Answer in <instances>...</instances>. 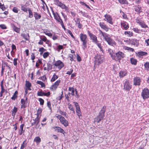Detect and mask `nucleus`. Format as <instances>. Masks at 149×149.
Returning a JSON list of instances; mask_svg holds the SVG:
<instances>
[{
	"instance_id": "nucleus-1",
	"label": "nucleus",
	"mask_w": 149,
	"mask_h": 149,
	"mask_svg": "<svg viewBox=\"0 0 149 149\" xmlns=\"http://www.w3.org/2000/svg\"><path fill=\"white\" fill-rule=\"evenodd\" d=\"M79 37L81 41L82 42V47L84 50L87 47V44L88 41L87 36L81 33L79 34Z\"/></svg>"
},
{
	"instance_id": "nucleus-2",
	"label": "nucleus",
	"mask_w": 149,
	"mask_h": 149,
	"mask_svg": "<svg viewBox=\"0 0 149 149\" xmlns=\"http://www.w3.org/2000/svg\"><path fill=\"white\" fill-rule=\"evenodd\" d=\"M113 56L112 59L116 61H120L122 58L125 56V54L119 51L114 54V56Z\"/></svg>"
},
{
	"instance_id": "nucleus-3",
	"label": "nucleus",
	"mask_w": 149,
	"mask_h": 149,
	"mask_svg": "<svg viewBox=\"0 0 149 149\" xmlns=\"http://www.w3.org/2000/svg\"><path fill=\"white\" fill-rule=\"evenodd\" d=\"M123 89L127 91H129L131 89L132 85L129 82V81L126 80L123 81Z\"/></svg>"
},
{
	"instance_id": "nucleus-4",
	"label": "nucleus",
	"mask_w": 149,
	"mask_h": 149,
	"mask_svg": "<svg viewBox=\"0 0 149 149\" xmlns=\"http://www.w3.org/2000/svg\"><path fill=\"white\" fill-rule=\"evenodd\" d=\"M94 64L95 66L99 65L103 61L101 56L100 55H97L95 56V58Z\"/></svg>"
},
{
	"instance_id": "nucleus-5",
	"label": "nucleus",
	"mask_w": 149,
	"mask_h": 149,
	"mask_svg": "<svg viewBox=\"0 0 149 149\" xmlns=\"http://www.w3.org/2000/svg\"><path fill=\"white\" fill-rule=\"evenodd\" d=\"M104 39L109 45L113 46L116 45L115 41L111 38L109 34L104 38Z\"/></svg>"
},
{
	"instance_id": "nucleus-6",
	"label": "nucleus",
	"mask_w": 149,
	"mask_h": 149,
	"mask_svg": "<svg viewBox=\"0 0 149 149\" xmlns=\"http://www.w3.org/2000/svg\"><path fill=\"white\" fill-rule=\"evenodd\" d=\"M141 95L143 99L145 100L149 97V90L148 88H144L141 93Z\"/></svg>"
},
{
	"instance_id": "nucleus-7",
	"label": "nucleus",
	"mask_w": 149,
	"mask_h": 149,
	"mask_svg": "<svg viewBox=\"0 0 149 149\" xmlns=\"http://www.w3.org/2000/svg\"><path fill=\"white\" fill-rule=\"evenodd\" d=\"M136 22L143 28H148V26L146 25L144 22L140 18H137L135 19Z\"/></svg>"
},
{
	"instance_id": "nucleus-8",
	"label": "nucleus",
	"mask_w": 149,
	"mask_h": 149,
	"mask_svg": "<svg viewBox=\"0 0 149 149\" xmlns=\"http://www.w3.org/2000/svg\"><path fill=\"white\" fill-rule=\"evenodd\" d=\"M87 32L88 36L90 37L91 39L92 40L93 42L94 43L97 40V38L95 35L91 33L89 30Z\"/></svg>"
},
{
	"instance_id": "nucleus-9",
	"label": "nucleus",
	"mask_w": 149,
	"mask_h": 149,
	"mask_svg": "<svg viewBox=\"0 0 149 149\" xmlns=\"http://www.w3.org/2000/svg\"><path fill=\"white\" fill-rule=\"evenodd\" d=\"M104 17L106 19L104 20L107 21L109 23L111 24H113V22H112V17L109 15L106 14L104 15Z\"/></svg>"
},
{
	"instance_id": "nucleus-10",
	"label": "nucleus",
	"mask_w": 149,
	"mask_h": 149,
	"mask_svg": "<svg viewBox=\"0 0 149 149\" xmlns=\"http://www.w3.org/2000/svg\"><path fill=\"white\" fill-rule=\"evenodd\" d=\"M27 98L26 97L25 100L23 99H21V102L22 104L21 105V108H24L26 107L27 102Z\"/></svg>"
},
{
	"instance_id": "nucleus-11",
	"label": "nucleus",
	"mask_w": 149,
	"mask_h": 149,
	"mask_svg": "<svg viewBox=\"0 0 149 149\" xmlns=\"http://www.w3.org/2000/svg\"><path fill=\"white\" fill-rule=\"evenodd\" d=\"M54 65L55 66L58 67V68L60 69H61L64 66L63 63L60 60L56 61L55 62Z\"/></svg>"
},
{
	"instance_id": "nucleus-12",
	"label": "nucleus",
	"mask_w": 149,
	"mask_h": 149,
	"mask_svg": "<svg viewBox=\"0 0 149 149\" xmlns=\"http://www.w3.org/2000/svg\"><path fill=\"white\" fill-rule=\"evenodd\" d=\"M106 108V106H104L99 113L98 115L99 116H101V117L102 118H104V113L105 112Z\"/></svg>"
},
{
	"instance_id": "nucleus-13",
	"label": "nucleus",
	"mask_w": 149,
	"mask_h": 149,
	"mask_svg": "<svg viewBox=\"0 0 149 149\" xmlns=\"http://www.w3.org/2000/svg\"><path fill=\"white\" fill-rule=\"evenodd\" d=\"M120 24L121 27L125 30H127L129 28L128 24L126 22L124 21H121Z\"/></svg>"
},
{
	"instance_id": "nucleus-14",
	"label": "nucleus",
	"mask_w": 149,
	"mask_h": 149,
	"mask_svg": "<svg viewBox=\"0 0 149 149\" xmlns=\"http://www.w3.org/2000/svg\"><path fill=\"white\" fill-rule=\"evenodd\" d=\"M134 85L135 86H139L141 81L140 78L138 77H136L134 79Z\"/></svg>"
},
{
	"instance_id": "nucleus-15",
	"label": "nucleus",
	"mask_w": 149,
	"mask_h": 149,
	"mask_svg": "<svg viewBox=\"0 0 149 149\" xmlns=\"http://www.w3.org/2000/svg\"><path fill=\"white\" fill-rule=\"evenodd\" d=\"M99 25L102 29H103L107 32L108 31L109 29L104 22H100L99 23Z\"/></svg>"
},
{
	"instance_id": "nucleus-16",
	"label": "nucleus",
	"mask_w": 149,
	"mask_h": 149,
	"mask_svg": "<svg viewBox=\"0 0 149 149\" xmlns=\"http://www.w3.org/2000/svg\"><path fill=\"white\" fill-rule=\"evenodd\" d=\"M60 121L61 123L63 124L65 127H67L68 125V121L63 117L60 120Z\"/></svg>"
},
{
	"instance_id": "nucleus-17",
	"label": "nucleus",
	"mask_w": 149,
	"mask_h": 149,
	"mask_svg": "<svg viewBox=\"0 0 149 149\" xmlns=\"http://www.w3.org/2000/svg\"><path fill=\"white\" fill-rule=\"evenodd\" d=\"M55 130L58 132H59L64 134L65 133V132L62 129L61 127L58 126H55L53 127Z\"/></svg>"
},
{
	"instance_id": "nucleus-18",
	"label": "nucleus",
	"mask_w": 149,
	"mask_h": 149,
	"mask_svg": "<svg viewBox=\"0 0 149 149\" xmlns=\"http://www.w3.org/2000/svg\"><path fill=\"white\" fill-rule=\"evenodd\" d=\"M54 1L55 4L57 5L58 6H59L61 8H63V6L64 4L62 3L59 0H54Z\"/></svg>"
},
{
	"instance_id": "nucleus-19",
	"label": "nucleus",
	"mask_w": 149,
	"mask_h": 149,
	"mask_svg": "<svg viewBox=\"0 0 149 149\" xmlns=\"http://www.w3.org/2000/svg\"><path fill=\"white\" fill-rule=\"evenodd\" d=\"M54 18L58 22L60 23L63 22L62 19L61 18L60 16L58 14H56L55 15H54Z\"/></svg>"
},
{
	"instance_id": "nucleus-20",
	"label": "nucleus",
	"mask_w": 149,
	"mask_h": 149,
	"mask_svg": "<svg viewBox=\"0 0 149 149\" xmlns=\"http://www.w3.org/2000/svg\"><path fill=\"white\" fill-rule=\"evenodd\" d=\"M34 122L32 123V125H37L40 122V118L38 116H37L36 118L34 119H33Z\"/></svg>"
},
{
	"instance_id": "nucleus-21",
	"label": "nucleus",
	"mask_w": 149,
	"mask_h": 149,
	"mask_svg": "<svg viewBox=\"0 0 149 149\" xmlns=\"http://www.w3.org/2000/svg\"><path fill=\"white\" fill-rule=\"evenodd\" d=\"M34 17L36 20H38L40 19L41 15L40 14H39L37 12H34Z\"/></svg>"
},
{
	"instance_id": "nucleus-22",
	"label": "nucleus",
	"mask_w": 149,
	"mask_h": 149,
	"mask_svg": "<svg viewBox=\"0 0 149 149\" xmlns=\"http://www.w3.org/2000/svg\"><path fill=\"white\" fill-rule=\"evenodd\" d=\"M60 81H61L60 80H57L56 82H55L54 84L52 86V88H54L55 89H56L57 87L59 85Z\"/></svg>"
},
{
	"instance_id": "nucleus-23",
	"label": "nucleus",
	"mask_w": 149,
	"mask_h": 149,
	"mask_svg": "<svg viewBox=\"0 0 149 149\" xmlns=\"http://www.w3.org/2000/svg\"><path fill=\"white\" fill-rule=\"evenodd\" d=\"M94 43L97 45L98 47L100 49V50L102 52H103V50L102 49V46L101 43H100V42L98 40H97Z\"/></svg>"
},
{
	"instance_id": "nucleus-24",
	"label": "nucleus",
	"mask_w": 149,
	"mask_h": 149,
	"mask_svg": "<svg viewBox=\"0 0 149 149\" xmlns=\"http://www.w3.org/2000/svg\"><path fill=\"white\" fill-rule=\"evenodd\" d=\"M103 119V118H101V116H99L98 115L97 117L95 118L94 119V122H96L97 123H99L101 120Z\"/></svg>"
},
{
	"instance_id": "nucleus-25",
	"label": "nucleus",
	"mask_w": 149,
	"mask_h": 149,
	"mask_svg": "<svg viewBox=\"0 0 149 149\" xmlns=\"http://www.w3.org/2000/svg\"><path fill=\"white\" fill-rule=\"evenodd\" d=\"M132 30L134 31L136 33H140L141 32H145V30H140L138 29L137 28H133L132 29Z\"/></svg>"
},
{
	"instance_id": "nucleus-26",
	"label": "nucleus",
	"mask_w": 149,
	"mask_h": 149,
	"mask_svg": "<svg viewBox=\"0 0 149 149\" xmlns=\"http://www.w3.org/2000/svg\"><path fill=\"white\" fill-rule=\"evenodd\" d=\"M132 44L137 46L139 44V41L136 39H132L131 40Z\"/></svg>"
},
{
	"instance_id": "nucleus-27",
	"label": "nucleus",
	"mask_w": 149,
	"mask_h": 149,
	"mask_svg": "<svg viewBox=\"0 0 149 149\" xmlns=\"http://www.w3.org/2000/svg\"><path fill=\"white\" fill-rule=\"evenodd\" d=\"M25 85L26 88H27L28 90H31V89L30 88V87L31 86V84L29 81H26Z\"/></svg>"
},
{
	"instance_id": "nucleus-28",
	"label": "nucleus",
	"mask_w": 149,
	"mask_h": 149,
	"mask_svg": "<svg viewBox=\"0 0 149 149\" xmlns=\"http://www.w3.org/2000/svg\"><path fill=\"white\" fill-rule=\"evenodd\" d=\"M127 74V72L126 71H120L119 73V76L120 77H123L125 76Z\"/></svg>"
},
{
	"instance_id": "nucleus-29",
	"label": "nucleus",
	"mask_w": 149,
	"mask_h": 149,
	"mask_svg": "<svg viewBox=\"0 0 149 149\" xmlns=\"http://www.w3.org/2000/svg\"><path fill=\"white\" fill-rule=\"evenodd\" d=\"M76 111L77 113V115L78 116L79 118L80 119H81V118H82V116L81 115L80 108L76 109Z\"/></svg>"
},
{
	"instance_id": "nucleus-30",
	"label": "nucleus",
	"mask_w": 149,
	"mask_h": 149,
	"mask_svg": "<svg viewBox=\"0 0 149 149\" xmlns=\"http://www.w3.org/2000/svg\"><path fill=\"white\" fill-rule=\"evenodd\" d=\"M74 88L73 87H69L68 88V91L71 92V95L72 96L74 95V92L75 91Z\"/></svg>"
},
{
	"instance_id": "nucleus-31",
	"label": "nucleus",
	"mask_w": 149,
	"mask_h": 149,
	"mask_svg": "<svg viewBox=\"0 0 149 149\" xmlns=\"http://www.w3.org/2000/svg\"><path fill=\"white\" fill-rule=\"evenodd\" d=\"M21 36L26 40H28L29 39V35L28 33H22Z\"/></svg>"
},
{
	"instance_id": "nucleus-32",
	"label": "nucleus",
	"mask_w": 149,
	"mask_h": 149,
	"mask_svg": "<svg viewBox=\"0 0 149 149\" xmlns=\"http://www.w3.org/2000/svg\"><path fill=\"white\" fill-rule=\"evenodd\" d=\"M57 112L60 114L61 115L64 116L66 117L67 113L66 112L62 111L60 109H58L57 111Z\"/></svg>"
},
{
	"instance_id": "nucleus-33",
	"label": "nucleus",
	"mask_w": 149,
	"mask_h": 149,
	"mask_svg": "<svg viewBox=\"0 0 149 149\" xmlns=\"http://www.w3.org/2000/svg\"><path fill=\"white\" fill-rule=\"evenodd\" d=\"M18 92L17 91H16L15 93H14L11 99L12 100H15L17 98V97Z\"/></svg>"
},
{
	"instance_id": "nucleus-34",
	"label": "nucleus",
	"mask_w": 149,
	"mask_h": 149,
	"mask_svg": "<svg viewBox=\"0 0 149 149\" xmlns=\"http://www.w3.org/2000/svg\"><path fill=\"white\" fill-rule=\"evenodd\" d=\"M138 54L139 57H141L142 56L146 55L147 53L145 52H138Z\"/></svg>"
},
{
	"instance_id": "nucleus-35",
	"label": "nucleus",
	"mask_w": 149,
	"mask_h": 149,
	"mask_svg": "<svg viewBox=\"0 0 149 149\" xmlns=\"http://www.w3.org/2000/svg\"><path fill=\"white\" fill-rule=\"evenodd\" d=\"M34 141L35 142L37 143H39L41 141V139L39 136L36 137L35 138Z\"/></svg>"
},
{
	"instance_id": "nucleus-36",
	"label": "nucleus",
	"mask_w": 149,
	"mask_h": 149,
	"mask_svg": "<svg viewBox=\"0 0 149 149\" xmlns=\"http://www.w3.org/2000/svg\"><path fill=\"white\" fill-rule=\"evenodd\" d=\"M141 7H140L138 5L136 7V8L135 9V10L137 12L140 13L141 11Z\"/></svg>"
},
{
	"instance_id": "nucleus-37",
	"label": "nucleus",
	"mask_w": 149,
	"mask_h": 149,
	"mask_svg": "<svg viewBox=\"0 0 149 149\" xmlns=\"http://www.w3.org/2000/svg\"><path fill=\"white\" fill-rule=\"evenodd\" d=\"M108 52H109L110 55L112 59L113 56H114V54L113 50L111 49H109L108 50Z\"/></svg>"
},
{
	"instance_id": "nucleus-38",
	"label": "nucleus",
	"mask_w": 149,
	"mask_h": 149,
	"mask_svg": "<svg viewBox=\"0 0 149 149\" xmlns=\"http://www.w3.org/2000/svg\"><path fill=\"white\" fill-rule=\"evenodd\" d=\"M36 83L39 84V85H40L41 86V88L45 87V85L43 82L42 81H36Z\"/></svg>"
},
{
	"instance_id": "nucleus-39",
	"label": "nucleus",
	"mask_w": 149,
	"mask_h": 149,
	"mask_svg": "<svg viewBox=\"0 0 149 149\" xmlns=\"http://www.w3.org/2000/svg\"><path fill=\"white\" fill-rule=\"evenodd\" d=\"M130 61L131 63L133 65H136L137 63V60L136 59L133 58H131L130 59Z\"/></svg>"
},
{
	"instance_id": "nucleus-40",
	"label": "nucleus",
	"mask_w": 149,
	"mask_h": 149,
	"mask_svg": "<svg viewBox=\"0 0 149 149\" xmlns=\"http://www.w3.org/2000/svg\"><path fill=\"white\" fill-rule=\"evenodd\" d=\"M58 78V77L54 74L52 77L51 80V81L52 82L54 81L56 79H57Z\"/></svg>"
},
{
	"instance_id": "nucleus-41",
	"label": "nucleus",
	"mask_w": 149,
	"mask_h": 149,
	"mask_svg": "<svg viewBox=\"0 0 149 149\" xmlns=\"http://www.w3.org/2000/svg\"><path fill=\"white\" fill-rule=\"evenodd\" d=\"M29 12V18H31L33 17V12L30 8H29L28 9Z\"/></svg>"
},
{
	"instance_id": "nucleus-42",
	"label": "nucleus",
	"mask_w": 149,
	"mask_h": 149,
	"mask_svg": "<svg viewBox=\"0 0 149 149\" xmlns=\"http://www.w3.org/2000/svg\"><path fill=\"white\" fill-rule=\"evenodd\" d=\"M119 3L121 4H127L128 3L127 0H118Z\"/></svg>"
},
{
	"instance_id": "nucleus-43",
	"label": "nucleus",
	"mask_w": 149,
	"mask_h": 149,
	"mask_svg": "<svg viewBox=\"0 0 149 149\" xmlns=\"http://www.w3.org/2000/svg\"><path fill=\"white\" fill-rule=\"evenodd\" d=\"M145 68L146 70H149V62H146L144 64Z\"/></svg>"
},
{
	"instance_id": "nucleus-44",
	"label": "nucleus",
	"mask_w": 149,
	"mask_h": 149,
	"mask_svg": "<svg viewBox=\"0 0 149 149\" xmlns=\"http://www.w3.org/2000/svg\"><path fill=\"white\" fill-rule=\"evenodd\" d=\"M99 31L100 32V34H102V36L104 37V38L106 37L107 36L108 34H107V33H106L105 32H103L101 30H99Z\"/></svg>"
},
{
	"instance_id": "nucleus-45",
	"label": "nucleus",
	"mask_w": 149,
	"mask_h": 149,
	"mask_svg": "<svg viewBox=\"0 0 149 149\" xmlns=\"http://www.w3.org/2000/svg\"><path fill=\"white\" fill-rule=\"evenodd\" d=\"M61 8L65 9V11H66L67 13H69L70 10L69 9V8L67 6H66L65 4L63 6V8Z\"/></svg>"
},
{
	"instance_id": "nucleus-46",
	"label": "nucleus",
	"mask_w": 149,
	"mask_h": 149,
	"mask_svg": "<svg viewBox=\"0 0 149 149\" xmlns=\"http://www.w3.org/2000/svg\"><path fill=\"white\" fill-rule=\"evenodd\" d=\"M42 111V109L41 108H39L37 112V116L39 117Z\"/></svg>"
},
{
	"instance_id": "nucleus-47",
	"label": "nucleus",
	"mask_w": 149,
	"mask_h": 149,
	"mask_svg": "<svg viewBox=\"0 0 149 149\" xmlns=\"http://www.w3.org/2000/svg\"><path fill=\"white\" fill-rule=\"evenodd\" d=\"M13 29L17 33H19L20 31L19 29L15 25L13 26Z\"/></svg>"
},
{
	"instance_id": "nucleus-48",
	"label": "nucleus",
	"mask_w": 149,
	"mask_h": 149,
	"mask_svg": "<svg viewBox=\"0 0 149 149\" xmlns=\"http://www.w3.org/2000/svg\"><path fill=\"white\" fill-rule=\"evenodd\" d=\"M21 7V9L24 12H27V8L24 6L22 5Z\"/></svg>"
},
{
	"instance_id": "nucleus-49",
	"label": "nucleus",
	"mask_w": 149,
	"mask_h": 149,
	"mask_svg": "<svg viewBox=\"0 0 149 149\" xmlns=\"http://www.w3.org/2000/svg\"><path fill=\"white\" fill-rule=\"evenodd\" d=\"M45 93L43 92L41 90L40 91H38L37 93V95L38 96H44Z\"/></svg>"
},
{
	"instance_id": "nucleus-50",
	"label": "nucleus",
	"mask_w": 149,
	"mask_h": 149,
	"mask_svg": "<svg viewBox=\"0 0 149 149\" xmlns=\"http://www.w3.org/2000/svg\"><path fill=\"white\" fill-rule=\"evenodd\" d=\"M24 126V124H22L20 126V128L21 129V132L19 133V135H21L23 133V127Z\"/></svg>"
},
{
	"instance_id": "nucleus-51",
	"label": "nucleus",
	"mask_w": 149,
	"mask_h": 149,
	"mask_svg": "<svg viewBox=\"0 0 149 149\" xmlns=\"http://www.w3.org/2000/svg\"><path fill=\"white\" fill-rule=\"evenodd\" d=\"M3 63H2V70H1V76H2L3 74V72H4V70L5 68V66L3 65Z\"/></svg>"
},
{
	"instance_id": "nucleus-52",
	"label": "nucleus",
	"mask_w": 149,
	"mask_h": 149,
	"mask_svg": "<svg viewBox=\"0 0 149 149\" xmlns=\"http://www.w3.org/2000/svg\"><path fill=\"white\" fill-rule=\"evenodd\" d=\"M0 8L3 11L5 10L6 9V7L4 6V5L2 4L1 3H0Z\"/></svg>"
},
{
	"instance_id": "nucleus-53",
	"label": "nucleus",
	"mask_w": 149,
	"mask_h": 149,
	"mask_svg": "<svg viewBox=\"0 0 149 149\" xmlns=\"http://www.w3.org/2000/svg\"><path fill=\"white\" fill-rule=\"evenodd\" d=\"M49 55V53L48 52H45L43 54V56L44 58H46Z\"/></svg>"
},
{
	"instance_id": "nucleus-54",
	"label": "nucleus",
	"mask_w": 149,
	"mask_h": 149,
	"mask_svg": "<svg viewBox=\"0 0 149 149\" xmlns=\"http://www.w3.org/2000/svg\"><path fill=\"white\" fill-rule=\"evenodd\" d=\"M68 107L69 109L70 110H73V109H74L73 106L69 103L68 104Z\"/></svg>"
},
{
	"instance_id": "nucleus-55",
	"label": "nucleus",
	"mask_w": 149,
	"mask_h": 149,
	"mask_svg": "<svg viewBox=\"0 0 149 149\" xmlns=\"http://www.w3.org/2000/svg\"><path fill=\"white\" fill-rule=\"evenodd\" d=\"M39 101L40 102V105H43L44 103V100L41 98H39Z\"/></svg>"
},
{
	"instance_id": "nucleus-56",
	"label": "nucleus",
	"mask_w": 149,
	"mask_h": 149,
	"mask_svg": "<svg viewBox=\"0 0 149 149\" xmlns=\"http://www.w3.org/2000/svg\"><path fill=\"white\" fill-rule=\"evenodd\" d=\"M126 49L132 52H133L134 51V49L128 47H126Z\"/></svg>"
},
{
	"instance_id": "nucleus-57",
	"label": "nucleus",
	"mask_w": 149,
	"mask_h": 149,
	"mask_svg": "<svg viewBox=\"0 0 149 149\" xmlns=\"http://www.w3.org/2000/svg\"><path fill=\"white\" fill-rule=\"evenodd\" d=\"M55 116L58 119H59L60 120L63 117L62 116L58 114H56L55 115Z\"/></svg>"
},
{
	"instance_id": "nucleus-58",
	"label": "nucleus",
	"mask_w": 149,
	"mask_h": 149,
	"mask_svg": "<svg viewBox=\"0 0 149 149\" xmlns=\"http://www.w3.org/2000/svg\"><path fill=\"white\" fill-rule=\"evenodd\" d=\"M73 103L74 104L76 109L80 108L77 102H74Z\"/></svg>"
},
{
	"instance_id": "nucleus-59",
	"label": "nucleus",
	"mask_w": 149,
	"mask_h": 149,
	"mask_svg": "<svg viewBox=\"0 0 149 149\" xmlns=\"http://www.w3.org/2000/svg\"><path fill=\"white\" fill-rule=\"evenodd\" d=\"M47 68L49 70L52 69V66L51 65L50 63H48L47 64Z\"/></svg>"
},
{
	"instance_id": "nucleus-60",
	"label": "nucleus",
	"mask_w": 149,
	"mask_h": 149,
	"mask_svg": "<svg viewBox=\"0 0 149 149\" xmlns=\"http://www.w3.org/2000/svg\"><path fill=\"white\" fill-rule=\"evenodd\" d=\"M12 10L15 13H17L18 12V8L17 7H14Z\"/></svg>"
},
{
	"instance_id": "nucleus-61",
	"label": "nucleus",
	"mask_w": 149,
	"mask_h": 149,
	"mask_svg": "<svg viewBox=\"0 0 149 149\" xmlns=\"http://www.w3.org/2000/svg\"><path fill=\"white\" fill-rule=\"evenodd\" d=\"M63 95V92L62 91L61 92V95L58 97L57 98V99L58 100H61L63 97L62 95Z\"/></svg>"
},
{
	"instance_id": "nucleus-62",
	"label": "nucleus",
	"mask_w": 149,
	"mask_h": 149,
	"mask_svg": "<svg viewBox=\"0 0 149 149\" xmlns=\"http://www.w3.org/2000/svg\"><path fill=\"white\" fill-rule=\"evenodd\" d=\"M46 51V49H44L43 47H41L40 48L39 50V52H44Z\"/></svg>"
},
{
	"instance_id": "nucleus-63",
	"label": "nucleus",
	"mask_w": 149,
	"mask_h": 149,
	"mask_svg": "<svg viewBox=\"0 0 149 149\" xmlns=\"http://www.w3.org/2000/svg\"><path fill=\"white\" fill-rule=\"evenodd\" d=\"M77 58L78 61H80L81 60V57L78 54L77 55Z\"/></svg>"
},
{
	"instance_id": "nucleus-64",
	"label": "nucleus",
	"mask_w": 149,
	"mask_h": 149,
	"mask_svg": "<svg viewBox=\"0 0 149 149\" xmlns=\"http://www.w3.org/2000/svg\"><path fill=\"white\" fill-rule=\"evenodd\" d=\"M0 27L2 29H6V27L4 24H1Z\"/></svg>"
}]
</instances>
